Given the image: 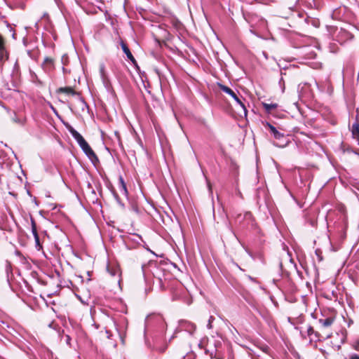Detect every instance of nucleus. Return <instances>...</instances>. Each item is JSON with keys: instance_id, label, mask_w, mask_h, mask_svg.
Masks as SVG:
<instances>
[{"instance_id": "obj_1", "label": "nucleus", "mask_w": 359, "mask_h": 359, "mask_svg": "<svg viewBox=\"0 0 359 359\" xmlns=\"http://www.w3.org/2000/svg\"><path fill=\"white\" fill-rule=\"evenodd\" d=\"M165 318L159 313H151L145 318L144 336L148 348L164 352L167 348L164 336L167 330Z\"/></svg>"}, {"instance_id": "obj_2", "label": "nucleus", "mask_w": 359, "mask_h": 359, "mask_svg": "<svg viewBox=\"0 0 359 359\" xmlns=\"http://www.w3.org/2000/svg\"><path fill=\"white\" fill-rule=\"evenodd\" d=\"M235 223L241 230L248 229L259 232L257 224L251 212L246 211L244 214L238 213L235 217Z\"/></svg>"}, {"instance_id": "obj_3", "label": "nucleus", "mask_w": 359, "mask_h": 359, "mask_svg": "<svg viewBox=\"0 0 359 359\" xmlns=\"http://www.w3.org/2000/svg\"><path fill=\"white\" fill-rule=\"evenodd\" d=\"M205 353L208 354L211 358L222 359L224 357L223 341L220 337L217 338L212 337L208 339L205 346Z\"/></svg>"}, {"instance_id": "obj_4", "label": "nucleus", "mask_w": 359, "mask_h": 359, "mask_svg": "<svg viewBox=\"0 0 359 359\" xmlns=\"http://www.w3.org/2000/svg\"><path fill=\"white\" fill-rule=\"evenodd\" d=\"M69 133L74 138V140L77 142L79 147L81 148L84 154L88 157V158L92 161L93 163H96L99 162V159L91 149L88 143L85 140L83 137L74 128L71 127L69 129Z\"/></svg>"}, {"instance_id": "obj_5", "label": "nucleus", "mask_w": 359, "mask_h": 359, "mask_svg": "<svg viewBox=\"0 0 359 359\" xmlns=\"http://www.w3.org/2000/svg\"><path fill=\"white\" fill-rule=\"evenodd\" d=\"M266 126L269 128L270 133L274 139L277 140V142H273L275 146L283 148L288 144L290 140L287 135L278 131L273 125L268 122L266 123Z\"/></svg>"}, {"instance_id": "obj_6", "label": "nucleus", "mask_w": 359, "mask_h": 359, "mask_svg": "<svg viewBox=\"0 0 359 359\" xmlns=\"http://www.w3.org/2000/svg\"><path fill=\"white\" fill-rule=\"evenodd\" d=\"M196 325L191 322L181 320L178 323V326L176 327L174 334L170 337L169 341H171L172 339H174L176 336V334L182 331H185L188 332L190 335H192L196 330Z\"/></svg>"}, {"instance_id": "obj_7", "label": "nucleus", "mask_w": 359, "mask_h": 359, "mask_svg": "<svg viewBox=\"0 0 359 359\" xmlns=\"http://www.w3.org/2000/svg\"><path fill=\"white\" fill-rule=\"evenodd\" d=\"M219 88L226 94L229 95L244 110L245 114H246L247 109L242 102L241 99L237 95V94L230 88L226 86L219 84Z\"/></svg>"}, {"instance_id": "obj_8", "label": "nucleus", "mask_w": 359, "mask_h": 359, "mask_svg": "<svg viewBox=\"0 0 359 359\" xmlns=\"http://www.w3.org/2000/svg\"><path fill=\"white\" fill-rule=\"evenodd\" d=\"M57 93H65V94H67V95L77 96L79 100V101L81 102V104L83 105L82 109H83V107H88L87 103L86 102L84 99L81 96L80 93L76 92V91H75L71 87H61V88H58Z\"/></svg>"}, {"instance_id": "obj_9", "label": "nucleus", "mask_w": 359, "mask_h": 359, "mask_svg": "<svg viewBox=\"0 0 359 359\" xmlns=\"http://www.w3.org/2000/svg\"><path fill=\"white\" fill-rule=\"evenodd\" d=\"M116 329L121 339H123V336L126 332L128 325L127 319L124 317L120 318L118 322H114Z\"/></svg>"}, {"instance_id": "obj_10", "label": "nucleus", "mask_w": 359, "mask_h": 359, "mask_svg": "<svg viewBox=\"0 0 359 359\" xmlns=\"http://www.w3.org/2000/svg\"><path fill=\"white\" fill-rule=\"evenodd\" d=\"M126 239L128 242H133L137 245H141L142 243H144L142 236L137 233H130Z\"/></svg>"}, {"instance_id": "obj_11", "label": "nucleus", "mask_w": 359, "mask_h": 359, "mask_svg": "<svg viewBox=\"0 0 359 359\" xmlns=\"http://www.w3.org/2000/svg\"><path fill=\"white\" fill-rule=\"evenodd\" d=\"M352 136L358 141L359 144V121L356 118V121L353 123L352 126Z\"/></svg>"}, {"instance_id": "obj_12", "label": "nucleus", "mask_w": 359, "mask_h": 359, "mask_svg": "<svg viewBox=\"0 0 359 359\" xmlns=\"http://www.w3.org/2000/svg\"><path fill=\"white\" fill-rule=\"evenodd\" d=\"M334 322V318L329 317L323 319H319L318 323L320 326L323 328H327L330 327Z\"/></svg>"}, {"instance_id": "obj_13", "label": "nucleus", "mask_w": 359, "mask_h": 359, "mask_svg": "<svg viewBox=\"0 0 359 359\" xmlns=\"http://www.w3.org/2000/svg\"><path fill=\"white\" fill-rule=\"evenodd\" d=\"M262 106H263L264 109H265L266 112L269 113V114H271L273 109H275L278 107V104H276V103L269 104V103H265V102L262 103Z\"/></svg>"}, {"instance_id": "obj_14", "label": "nucleus", "mask_w": 359, "mask_h": 359, "mask_svg": "<svg viewBox=\"0 0 359 359\" xmlns=\"http://www.w3.org/2000/svg\"><path fill=\"white\" fill-rule=\"evenodd\" d=\"M53 60L50 57H46L42 63V67L45 71H48L53 65Z\"/></svg>"}, {"instance_id": "obj_15", "label": "nucleus", "mask_w": 359, "mask_h": 359, "mask_svg": "<svg viewBox=\"0 0 359 359\" xmlns=\"http://www.w3.org/2000/svg\"><path fill=\"white\" fill-rule=\"evenodd\" d=\"M119 184H120V191L125 196L128 194V190L126 188V185L124 182L123 178L122 176L119 177Z\"/></svg>"}, {"instance_id": "obj_16", "label": "nucleus", "mask_w": 359, "mask_h": 359, "mask_svg": "<svg viewBox=\"0 0 359 359\" xmlns=\"http://www.w3.org/2000/svg\"><path fill=\"white\" fill-rule=\"evenodd\" d=\"M339 34L344 39V40H348V39H353V36L351 33H350L349 32L344 29H341Z\"/></svg>"}, {"instance_id": "obj_17", "label": "nucleus", "mask_w": 359, "mask_h": 359, "mask_svg": "<svg viewBox=\"0 0 359 359\" xmlns=\"http://www.w3.org/2000/svg\"><path fill=\"white\" fill-rule=\"evenodd\" d=\"M8 59V53L6 48L0 50V62L4 63Z\"/></svg>"}, {"instance_id": "obj_18", "label": "nucleus", "mask_w": 359, "mask_h": 359, "mask_svg": "<svg viewBox=\"0 0 359 359\" xmlns=\"http://www.w3.org/2000/svg\"><path fill=\"white\" fill-rule=\"evenodd\" d=\"M12 120L13 122L18 123L21 126H23L25 123V118H19L15 112H13V116L12 117Z\"/></svg>"}, {"instance_id": "obj_19", "label": "nucleus", "mask_w": 359, "mask_h": 359, "mask_svg": "<svg viewBox=\"0 0 359 359\" xmlns=\"http://www.w3.org/2000/svg\"><path fill=\"white\" fill-rule=\"evenodd\" d=\"M304 22L306 23V24H310L311 23V25L314 27H318V21L315 20V19H313V18H311L309 16H306L304 18Z\"/></svg>"}, {"instance_id": "obj_20", "label": "nucleus", "mask_w": 359, "mask_h": 359, "mask_svg": "<svg viewBox=\"0 0 359 359\" xmlns=\"http://www.w3.org/2000/svg\"><path fill=\"white\" fill-rule=\"evenodd\" d=\"M121 46L123 53L126 55V57L131 55L132 53L129 48L128 47L127 44L124 43L123 41H121Z\"/></svg>"}, {"instance_id": "obj_21", "label": "nucleus", "mask_w": 359, "mask_h": 359, "mask_svg": "<svg viewBox=\"0 0 359 359\" xmlns=\"http://www.w3.org/2000/svg\"><path fill=\"white\" fill-rule=\"evenodd\" d=\"M34 241H35V247H36V250H41L43 247L40 242L39 236H34Z\"/></svg>"}, {"instance_id": "obj_22", "label": "nucleus", "mask_w": 359, "mask_h": 359, "mask_svg": "<svg viewBox=\"0 0 359 359\" xmlns=\"http://www.w3.org/2000/svg\"><path fill=\"white\" fill-rule=\"evenodd\" d=\"M100 75L101 79L103 77L107 76L106 70H105V66L104 64H100Z\"/></svg>"}, {"instance_id": "obj_23", "label": "nucleus", "mask_w": 359, "mask_h": 359, "mask_svg": "<svg viewBox=\"0 0 359 359\" xmlns=\"http://www.w3.org/2000/svg\"><path fill=\"white\" fill-rule=\"evenodd\" d=\"M102 79V81L103 83V85L104 86L107 88V89H109L111 86V83H110V81H109V79L107 76L106 77H103L101 79Z\"/></svg>"}, {"instance_id": "obj_24", "label": "nucleus", "mask_w": 359, "mask_h": 359, "mask_svg": "<svg viewBox=\"0 0 359 359\" xmlns=\"http://www.w3.org/2000/svg\"><path fill=\"white\" fill-rule=\"evenodd\" d=\"M107 271L112 276H114L116 274L119 273V269L118 268L111 269L109 267H107Z\"/></svg>"}, {"instance_id": "obj_25", "label": "nucleus", "mask_w": 359, "mask_h": 359, "mask_svg": "<svg viewBox=\"0 0 359 359\" xmlns=\"http://www.w3.org/2000/svg\"><path fill=\"white\" fill-rule=\"evenodd\" d=\"M157 282H158V284L159 285V287L161 290H163L165 289V286L163 285V280L161 278H158L156 279Z\"/></svg>"}, {"instance_id": "obj_26", "label": "nucleus", "mask_w": 359, "mask_h": 359, "mask_svg": "<svg viewBox=\"0 0 359 359\" xmlns=\"http://www.w3.org/2000/svg\"><path fill=\"white\" fill-rule=\"evenodd\" d=\"M214 320H215V318L213 316H212L209 318L208 323V325H207V327L208 329H211L212 327V323Z\"/></svg>"}, {"instance_id": "obj_27", "label": "nucleus", "mask_w": 359, "mask_h": 359, "mask_svg": "<svg viewBox=\"0 0 359 359\" xmlns=\"http://www.w3.org/2000/svg\"><path fill=\"white\" fill-rule=\"evenodd\" d=\"M5 48V42L3 36L0 34V50L1 49H4Z\"/></svg>"}, {"instance_id": "obj_28", "label": "nucleus", "mask_w": 359, "mask_h": 359, "mask_svg": "<svg viewBox=\"0 0 359 359\" xmlns=\"http://www.w3.org/2000/svg\"><path fill=\"white\" fill-rule=\"evenodd\" d=\"M353 348L355 350L359 351V339L354 342V344H353Z\"/></svg>"}, {"instance_id": "obj_29", "label": "nucleus", "mask_w": 359, "mask_h": 359, "mask_svg": "<svg viewBox=\"0 0 359 359\" xmlns=\"http://www.w3.org/2000/svg\"><path fill=\"white\" fill-rule=\"evenodd\" d=\"M315 332L313 328L311 326H309L307 328L308 335H312Z\"/></svg>"}, {"instance_id": "obj_30", "label": "nucleus", "mask_w": 359, "mask_h": 359, "mask_svg": "<svg viewBox=\"0 0 359 359\" xmlns=\"http://www.w3.org/2000/svg\"><path fill=\"white\" fill-rule=\"evenodd\" d=\"M127 57H128V59L129 60H130L133 64H136V63H137V62H136V60H135V57H133V54H131V55H130V56H128Z\"/></svg>"}, {"instance_id": "obj_31", "label": "nucleus", "mask_w": 359, "mask_h": 359, "mask_svg": "<svg viewBox=\"0 0 359 359\" xmlns=\"http://www.w3.org/2000/svg\"><path fill=\"white\" fill-rule=\"evenodd\" d=\"M32 234H33V236H39L38 232H37L36 227H34V228H32Z\"/></svg>"}, {"instance_id": "obj_32", "label": "nucleus", "mask_w": 359, "mask_h": 359, "mask_svg": "<svg viewBox=\"0 0 359 359\" xmlns=\"http://www.w3.org/2000/svg\"><path fill=\"white\" fill-rule=\"evenodd\" d=\"M349 359H359V355L358 354H352L350 355Z\"/></svg>"}, {"instance_id": "obj_33", "label": "nucleus", "mask_w": 359, "mask_h": 359, "mask_svg": "<svg viewBox=\"0 0 359 359\" xmlns=\"http://www.w3.org/2000/svg\"><path fill=\"white\" fill-rule=\"evenodd\" d=\"M31 226H32V229L34 227H36V224L35 222V220L32 217H31Z\"/></svg>"}, {"instance_id": "obj_34", "label": "nucleus", "mask_w": 359, "mask_h": 359, "mask_svg": "<svg viewBox=\"0 0 359 359\" xmlns=\"http://www.w3.org/2000/svg\"><path fill=\"white\" fill-rule=\"evenodd\" d=\"M105 333H106V334H107V337L108 339H110V337H111V332H110L109 330H105Z\"/></svg>"}, {"instance_id": "obj_35", "label": "nucleus", "mask_w": 359, "mask_h": 359, "mask_svg": "<svg viewBox=\"0 0 359 359\" xmlns=\"http://www.w3.org/2000/svg\"><path fill=\"white\" fill-rule=\"evenodd\" d=\"M71 337L69 335H66V343L70 345Z\"/></svg>"}, {"instance_id": "obj_36", "label": "nucleus", "mask_w": 359, "mask_h": 359, "mask_svg": "<svg viewBox=\"0 0 359 359\" xmlns=\"http://www.w3.org/2000/svg\"><path fill=\"white\" fill-rule=\"evenodd\" d=\"M229 230L231 231V233H232L235 236H236V233H235L234 230L233 229V228L231 226V225H230V224H229Z\"/></svg>"}, {"instance_id": "obj_37", "label": "nucleus", "mask_w": 359, "mask_h": 359, "mask_svg": "<svg viewBox=\"0 0 359 359\" xmlns=\"http://www.w3.org/2000/svg\"><path fill=\"white\" fill-rule=\"evenodd\" d=\"M114 196H115V198H116V199L117 202H118V203H121V202H120V198H119L117 194H114Z\"/></svg>"}, {"instance_id": "obj_38", "label": "nucleus", "mask_w": 359, "mask_h": 359, "mask_svg": "<svg viewBox=\"0 0 359 359\" xmlns=\"http://www.w3.org/2000/svg\"><path fill=\"white\" fill-rule=\"evenodd\" d=\"M248 278H249L251 281H252V282H256L255 278H252V276H248Z\"/></svg>"}, {"instance_id": "obj_39", "label": "nucleus", "mask_w": 359, "mask_h": 359, "mask_svg": "<svg viewBox=\"0 0 359 359\" xmlns=\"http://www.w3.org/2000/svg\"><path fill=\"white\" fill-rule=\"evenodd\" d=\"M191 357H192V355H187V356L184 357L182 359H190Z\"/></svg>"}, {"instance_id": "obj_40", "label": "nucleus", "mask_w": 359, "mask_h": 359, "mask_svg": "<svg viewBox=\"0 0 359 359\" xmlns=\"http://www.w3.org/2000/svg\"><path fill=\"white\" fill-rule=\"evenodd\" d=\"M282 83L284 84V81H283V78H280V81H279V84L281 85Z\"/></svg>"}, {"instance_id": "obj_41", "label": "nucleus", "mask_w": 359, "mask_h": 359, "mask_svg": "<svg viewBox=\"0 0 359 359\" xmlns=\"http://www.w3.org/2000/svg\"><path fill=\"white\" fill-rule=\"evenodd\" d=\"M305 15H304V14H303V13H302V14H299V16L300 18H304Z\"/></svg>"}, {"instance_id": "obj_42", "label": "nucleus", "mask_w": 359, "mask_h": 359, "mask_svg": "<svg viewBox=\"0 0 359 359\" xmlns=\"http://www.w3.org/2000/svg\"><path fill=\"white\" fill-rule=\"evenodd\" d=\"M208 186L209 189L211 190V187H210V182H208Z\"/></svg>"}, {"instance_id": "obj_43", "label": "nucleus", "mask_w": 359, "mask_h": 359, "mask_svg": "<svg viewBox=\"0 0 359 359\" xmlns=\"http://www.w3.org/2000/svg\"><path fill=\"white\" fill-rule=\"evenodd\" d=\"M15 68H17L18 67V62H16L15 64Z\"/></svg>"}, {"instance_id": "obj_44", "label": "nucleus", "mask_w": 359, "mask_h": 359, "mask_svg": "<svg viewBox=\"0 0 359 359\" xmlns=\"http://www.w3.org/2000/svg\"><path fill=\"white\" fill-rule=\"evenodd\" d=\"M52 109H53V110H54V111L56 113V111H55V109H54V107H52Z\"/></svg>"}, {"instance_id": "obj_45", "label": "nucleus", "mask_w": 359, "mask_h": 359, "mask_svg": "<svg viewBox=\"0 0 359 359\" xmlns=\"http://www.w3.org/2000/svg\"><path fill=\"white\" fill-rule=\"evenodd\" d=\"M0 104H1V101L0 100Z\"/></svg>"}, {"instance_id": "obj_46", "label": "nucleus", "mask_w": 359, "mask_h": 359, "mask_svg": "<svg viewBox=\"0 0 359 359\" xmlns=\"http://www.w3.org/2000/svg\"><path fill=\"white\" fill-rule=\"evenodd\" d=\"M358 76H359V72H358Z\"/></svg>"}, {"instance_id": "obj_47", "label": "nucleus", "mask_w": 359, "mask_h": 359, "mask_svg": "<svg viewBox=\"0 0 359 359\" xmlns=\"http://www.w3.org/2000/svg\"><path fill=\"white\" fill-rule=\"evenodd\" d=\"M345 359H346V358H345Z\"/></svg>"}]
</instances>
